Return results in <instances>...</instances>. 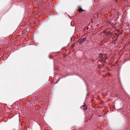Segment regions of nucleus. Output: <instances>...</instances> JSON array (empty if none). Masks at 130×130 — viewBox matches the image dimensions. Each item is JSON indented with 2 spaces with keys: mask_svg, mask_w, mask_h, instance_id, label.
Returning <instances> with one entry per match:
<instances>
[{
  "mask_svg": "<svg viewBox=\"0 0 130 130\" xmlns=\"http://www.w3.org/2000/svg\"><path fill=\"white\" fill-rule=\"evenodd\" d=\"M118 35H117V38H118Z\"/></svg>",
  "mask_w": 130,
  "mask_h": 130,
  "instance_id": "7",
  "label": "nucleus"
},
{
  "mask_svg": "<svg viewBox=\"0 0 130 130\" xmlns=\"http://www.w3.org/2000/svg\"><path fill=\"white\" fill-rule=\"evenodd\" d=\"M78 43L80 44H81L83 43H84L82 39H79L78 41Z\"/></svg>",
  "mask_w": 130,
  "mask_h": 130,
  "instance_id": "2",
  "label": "nucleus"
},
{
  "mask_svg": "<svg viewBox=\"0 0 130 130\" xmlns=\"http://www.w3.org/2000/svg\"><path fill=\"white\" fill-rule=\"evenodd\" d=\"M78 11L80 12H82L83 11H85L84 10L82 9L81 7L80 6H78Z\"/></svg>",
  "mask_w": 130,
  "mask_h": 130,
  "instance_id": "1",
  "label": "nucleus"
},
{
  "mask_svg": "<svg viewBox=\"0 0 130 130\" xmlns=\"http://www.w3.org/2000/svg\"><path fill=\"white\" fill-rule=\"evenodd\" d=\"M83 41V42H84L86 40V38H83L82 39Z\"/></svg>",
  "mask_w": 130,
  "mask_h": 130,
  "instance_id": "4",
  "label": "nucleus"
},
{
  "mask_svg": "<svg viewBox=\"0 0 130 130\" xmlns=\"http://www.w3.org/2000/svg\"><path fill=\"white\" fill-rule=\"evenodd\" d=\"M103 57V54L102 53L99 54V57L100 58H102Z\"/></svg>",
  "mask_w": 130,
  "mask_h": 130,
  "instance_id": "3",
  "label": "nucleus"
},
{
  "mask_svg": "<svg viewBox=\"0 0 130 130\" xmlns=\"http://www.w3.org/2000/svg\"><path fill=\"white\" fill-rule=\"evenodd\" d=\"M85 107H86L85 108H84V110H86V109H87V107L86 106V105H85H85H83V106H84V107H85Z\"/></svg>",
  "mask_w": 130,
  "mask_h": 130,
  "instance_id": "5",
  "label": "nucleus"
},
{
  "mask_svg": "<svg viewBox=\"0 0 130 130\" xmlns=\"http://www.w3.org/2000/svg\"><path fill=\"white\" fill-rule=\"evenodd\" d=\"M115 35H117V34H115Z\"/></svg>",
  "mask_w": 130,
  "mask_h": 130,
  "instance_id": "6",
  "label": "nucleus"
}]
</instances>
